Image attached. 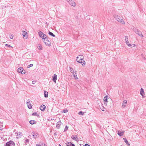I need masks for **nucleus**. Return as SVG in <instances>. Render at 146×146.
<instances>
[{"instance_id":"2f4dec72","label":"nucleus","mask_w":146,"mask_h":146,"mask_svg":"<svg viewBox=\"0 0 146 146\" xmlns=\"http://www.w3.org/2000/svg\"><path fill=\"white\" fill-rule=\"evenodd\" d=\"M29 140L28 139H27L25 141V143L26 144L27 143H28L29 142Z\"/></svg>"},{"instance_id":"0eeeda50","label":"nucleus","mask_w":146,"mask_h":146,"mask_svg":"<svg viewBox=\"0 0 146 146\" xmlns=\"http://www.w3.org/2000/svg\"><path fill=\"white\" fill-rule=\"evenodd\" d=\"M82 56L80 57V59L78 61L79 63H81L83 66H84L85 64V62L83 59V58L82 57Z\"/></svg>"},{"instance_id":"412c9836","label":"nucleus","mask_w":146,"mask_h":146,"mask_svg":"<svg viewBox=\"0 0 146 146\" xmlns=\"http://www.w3.org/2000/svg\"><path fill=\"white\" fill-rule=\"evenodd\" d=\"M123 139L124 141L125 142V143L127 145H128V146H129L130 144L129 143L128 141L127 140L126 138H123Z\"/></svg>"},{"instance_id":"9b49d317","label":"nucleus","mask_w":146,"mask_h":146,"mask_svg":"<svg viewBox=\"0 0 146 146\" xmlns=\"http://www.w3.org/2000/svg\"><path fill=\"white\" fill-rule=\"evenodd\" d=\"M108 96H105L104 98V104L105 105H107L108 102Z\"/></svg>"},{"instance_id":"b1692460","label":"nucleus","mask_w":146,"mask_h":146,"mask_svg":"<svg viewBox=\"0 0 146 146\" xmlns=\"http://www.w3.org/2000/svg\"><path fill=\"white\" fill-rule=\"evenodd\" d=\"M37 47L40 50H42V47L41 45L38 44Z\"/></svg>"},{"instance_id":"5701e85b","label":"nucleus","mask_w":146,"mask_h":146,"mask_svg":"<svg viewBox=\"0 0 146 146\" xmlns=\"http://www.w3.org/2000/svg\"><path fill=\"white\" fill-rule=\"evenodd\" d=\"M29 123L33 125L34 123H36V121H35V120H31L29 121Z\"/></svg>"},{"instance_id":"2eb2a0df","label":"nucleus","mask_w":146,"mask_h":146,"mask_svg":"<svg viewBox=\"0 0 146 146\" xmlns=\"http://www.w3.org/2000/svg\"><path fill=\"white\" fill-rule=\"evenodd\" d=\"M23 69L22 67H20L19 68L17 69V72L19 73H22V71H23Z\"/></svg>"},{"instance_id":"ea45409f","label":"nucleus","mask_w":146,"mask_h":146,"mask_svg":"<svg viewBox=\"0 0 146 146\" xmlns=\"http://www.w3.org/2000/svg\"><path fill=\"white\" fill-rule=\"evenodd\" d=\"M36 133H35V132H33L32 133V135L33 136V135L35 134Z\"/></svg>"},{"instance_id":"393cba45","label":"nucleus","mask_w":146,"mask_h":146,"mask_svg":"<svg viewBox=\"0 0 146 146\" xmlns=\"http://www.w3.org/2000/svg\"><path fill=\"white\" fill-rule=\"evenodd\" d=\"M44 96L45 98L47 97L48 96V92L46 91H44Z\"/></svg>"},{"instance_id":"c9c22d12","label":"nucleus","mask_w":146,"mask_h":146,"mask_svg":"<svg viewBox=\"0 0 146 146\" xmlns=\"http://www.w3.org/2000/svg\"><path fill=\"white\" fill-rule=\"evenodd\" d=\"M68 111V110H63V112L64 113H66Z\"/></svg>"},{"instance_id":"c85d7f7f","label":"nucleus","mask_w":146,"mask_h":146,"mask_svg":"<svg viewBox=\"0 0 146 146\" xmlns=\"http://www.w3.org/2000/svg\"><path fill=\"white\" fill-rule=\"evenodd\" d=\"M81 56H82V55H80L78 56L76 58V61H77V62H78V59L80 57H80H81Z\"/></svg>"},{"instance_id":"7c9ffc66","label":"nucleus","mask_w":146,"mask_h":146,"mask_svg":"<svg viewBox=\"0 0 146 146\" xmlns=\"http://www.w3.org/2000/svg\"><path fill=\"white\" fill-rule=\"evenodd\" d=\"M32 115H35L36 116H38V114L36 112H35L34 113H33L32 114Z\"/></svg>"},{"instance_id":"9d476101","label":"nucleus","mask_w":146,"mask_h":146,"mask_svg":"<svg viewBox=\"0 0 146 146\" xmlns=\"http://www.w3.org/2000/svg\"><path fill=\"white\" fill-rule=\"evenodd\" d=\"M57 75L55 74L52 77V80L55 83H56V80L57 79Z\"/></svg>"},{"instance_id":"a878e982","label":"nucleus","mask_w":146,"mask_h":146,"mask_svg":"<svg viewBox=\"0 0 146 146\" xmlns=\"http://www.w3.org/2000/svg\"><path fill=\"white\" fill-rule=\"evenodd\" d=\"M48 34L54 37H55V35H54L50 31L49 32Z\"/></svg>"},{"instance_id":"f257e3e1","label":"nucleus","mask_w":146,"mask_h":146,"mask_svg":"<svg viewBox=\"0 0 146 146\" xmlns=\"http://www.w3.org/2000/svg\"><path fill=\"white\" fill-rule=\"evenodd\" d=\"M114 17L118 22H120L123 24H125V23L124 21L119 16L115 15H114Z\"/></svg>"},{"instance_id":"f8f14e48","label":"nucleus","mask_w":146,"mask_h":146,"mask_svg":"<svg viewBox=\"0 0 146 146\" xmlns=\"http://www.w3.org/2000/svg\"><path fill=\"white\" fill-rule=\"evenodd\" d=\"M127 101L126 100H124L123 101L122 106V108H124L126 105Z\"/></svg>"},{"instance_id":"f03ea898","label":"nucleus","mask_w":146,"mask_h":146,"mask_svg":"<svg viewBox=\"0 0 146 146\" xmlns=\"http://www.w3.org/2000/svg\"><path fill=\"white\" fill-rule=\"evenodd\" d=\"M43 41L44 42L46 45L48 46H50L51 45L50 42L49 41L48 38L47 36L44 38L42 39Z\"/></svg>"},{"instance_id":"1a4fd4ad","label":"nucleus","mask_w":146,"mask_h":146,"mask_svg":"<svg viewBox=\"0 0 146 146\" xmlns=\"http://www.w3.org/2000/svg\"><path fill=\"white\" fill-rule=\"evenodd\" d=\"M30 101L29 100H28L27 102V104L28 106V107L29 109H31L32 108V105L31 103L30 102Z\"/></svg>"},{"instance_id":"72a5a7b5","label":"nucleus","mask_w":146,"mask_h":146,"mask_svg":"<svg viewBox=\"0 0 146 146\" xmlns=\"http://www.w3.org/2000/svg\"><path fill=\"white\" fill-rule=\"evenodd\" d=\"M5 46H8L9 47H11L12 48H13V47L12 46H11L10 45H9L8 44H6L5 45Z\"/></svg>"},{"instance_id":"ddd939ff","label":"nucleus","mask_w":146,"mask_h":146,"mask_svg":"<svg viewBox=\"0 0 146 146\" xmlns=\"http://www.w3.org/2000/svg\"><path fill=\"white\" fill-rule=\"evenodd\" d=\"M140 94L142 96L143 98V96L145 95V92L143 89L142 88L141 89Z\"/></svg>"},{"instance_id":"c756f323","label":"nucleus","mask_w":146,"mask_h":146,"mask_svg":"<svg viewBox=\"0 0 146 146\" xmlns=\"http://www.w3.org/2000/svg\"><path fill=\"white\" fill-rule=\"evenodd\" d=\"M84 112L82 111H80L78 113V114L79 115H84Z\"/></svg>"},{"instance_id":"58836bf2","label":"nucleus","mask_w":146,"mask_h":146,"mask_svg":"<svg viewBox=\"0 0 146 146\" xmlns=\"http://www.w3.org/2000/svg\"><path fill=\"white\" fill-rule=\"evenodd\" d=\"M83 146H90L88 144L86 143L85 144V145H83Z\"/></svg>"},{"instance_id":"6ab92c4d","label":"nucleus","mask_w":146,"mask_h":146,"mask_svg":"<svg viewBox=\"0 0 146 146\" xmlns=\"http://www.w3.org/2000/svg\"><path fill=\"white\" fill-rule=\"evenodd\" d=\"M66 143V146H75V145L71 142H67Z\"/></svg>"},{"instance_id":"a18cd8bd","label":"nucleus","mask_w":146,"mask_h":146,"mask_svg":"<svg viewBox=\"0 0 146 146\" xmlns=\"http://www.w3.org/2000/svg\"><path fill=\"white\" fill-rule=\"evenodd\" d=\"M59 146H61V145L60 144H59Z\"/></svg>"},{"instance_id":"c03bdc74","label":"nucleus","mask_w":146,"mask_h":146,"mask_svg":"<svg viewBox=\"0 0 146 146\" xmlns=\"http://www.w3.org/2000/svg\"><path fill=\"white\" fill-rule=\"evenodd\" d=\"M19 135H21V132H19Z\"/></svg>"},{"instance_id":"cd10ccee","label":"nucleus","mask_w":146,"mask_h":146,"mask_svg":"<svg viewBox=\"0 0 146 146\" xmlns=\"http://www.w3.org/2000/svg\"><path fill=\"white\" fill-rule=\"evenodd\" d=\"M38 135V134L36 133L35 134L33 135V138L35 139H36V138L37 137V135Z\"/></svg>"},{"instance_id":"79ce46f5","label":"nucleus","mask_w":146,"mask_h":146,"mask_svg":"<svg viewBox=\"0 0 146 146\" xmlns=\"http://www.w3.org/2000/svg\"><path fill=\"white\" fill-rule=\"evenodd\" d=\"M25 70L24 72H23V71H22V73H21L22 74H25Z\"/></svg>"},{"instance_id":"a211bd4d","label":"nucleus","mask_w":146,"mask_h":146,"mask_svg":"<svg viewBox=\"0 0 146 146\" xmlns=\"http://www.w3.org/2000/svg\"><path fill=\"white\" fill-rule=\"evenodd\" d=\"M117 131L118 132L117 134L120 136L123 135L124 133V131L121 132L118 130Z\"/></svg>"},{"instance_id":"423d86ee","label":"nucleus","mask_w":146,"mask_h":146,"mask_svg":"<svg viewBox=\"0 0 146 146\" xmlns=\"http://www.w3.org/2000/svg\"><path fill=\"white\" fill-rule=\"evenodd\" d=\"M38 33L39 36L42 38V40L44 39V38L47 36L46 35L44 34L41 31L38 32Z\"/></svg>"},{"instance_id":"4be33fe9","label":"nucleus","mask_w":146,"mask_h":146,"mask_svg":"<svg viewBox=\"0 0 146 146\" xmlns=\"http://www.w3.org/2000/svg\"><path fill=\"white\" fill-rule=\"evenodd\" d=\"M73 76L75 78H76V79H78V78L77 77V73H76V71H75L74 73H73Z\"/></svg>"},{"instance_id":"a19ab883","label":"nucleus","mask_w":146,"mask_h":146,"mask_svg":"<svg viewBox=\"0 0 146 146\" xmlns=\"http://www.w3.org/2000/svg\"><path fill=\"white\" fill-rule=\"evenodd\" d=\"M36 82V81H32V84H34Z\"/></svg>"},{"instance_id":"20e7f679","label":"nucleus","mask_w":146,"mask_h":146,"mask_svg":"<svg viewBox=\"0 0 146 146\" xmlns=\"http://www.w3.org/2000/svg\"><path fill=\"white\" fill-rule=\"evenodd\" d=\"M66 1L70 5L74 7L76 6V4L74 1L72 0H66Z\"/></svg>"},{"instance_id":"39448f33","label":"nucleus","mask_w":146,"mask_h":146,"mask_svg":"<svg viewBox=\"0 0 146 146\" xmlns=\"http://www.w3.org/2000/svg\"><path fill=\"white\" fill-rule=\"evenodd\" d=\"M5 146H15V144L13 141H10L6 143Z\"/></svg>"},{"instance_id":"7ed1b4c3","label":"nucleus","mask_w":146,"mask_h":146,"mask_svg":"<svg viewBox=\"0 0 146 146\" xmlns=\"http://www.w3.org/2000/svg\"><path fill=\"white\" fill-rule=\"evenodd\" d=\"M125 43L129 47H131L133 46H135V44H130L129 43L128 40V38L127 36H125Z\"/></svg>"},{"instance_id":"6e6552de","label":"nucleus","mask_w":146,"mask_h":146,"mask_svg":"<svg viewBox=\"0 0 146 146\" xmlns=\"http://www.w3.org/2000/svg\"><path fill=\"white\" fill-rule=\"evenodd\" d=\"M134 31L135 33L138 34L139 36L142 37L143 36V35L142 33L138 29H135Z\"/></svg>"},{"instance_id":"473e14b6","label":"nucleus","mask_w":146,"mask_h":146,"mask_svg":"<svg viewBox=\"0 0 146 146\" xmlns=\"http://www.w3.org/2000/svg\"><path fill=\"white\" fill-rule=\"evenodd\" d=\"M68 127L66 126L64 130V131H66L68 129Z\"/></svg>"},{"instance_id":"f704fd0d","label":"nucleus","mask_w":146,"mask_h":146,"mask_svg":"<svg viewBox=\"0 0 146 146\" xmlns=\"http://www.w3.org/2000/svg\"><path fill=\"white\" fill-rule=\"evenodd\" d=\"M33 66V64H30L29 65H28V68H30V67H31L32 66Z\"/></svg>"},{"instance_id":"37998d69","label":"nucleus","mask_w":146,"mask_h":146,"mask_svg":"<svg viewBox=\"0 0 146 146\" xmlns=\"http://www.w3.org/2000/svg\"><path fill=\"white\" fill-rule=\"evenodd\" d=\"M36 146H41L40 144H38L36 145Z\"/></svg>"},{"instance_id":"4c0bfd02","label":"nucleus","mask_w":146,"mask_h":146,"mask_svg":"<svg viewBox=\"0 0 146 146\" xmlns=\"http://www.w3.org/2000/svg\"><path fill=\"white\" fill-rule=\"evenodd\" d=\"M13 35H11L10 36V38L11 39H12L13 38Z\"/></svg>"},{"instance_id":"4468645a","label":"nucleus","mask_w":146,"mask_h":146,"mask_svg":"<svg viewBox=\"0 0 146 146\" xmlns=\"http://www.w3.org/2000/svg\"><path fill=\"white\" fill-rule=\"evenodd\" d=\"M61 123H62L60 121L57 122V123L56 125V127L57 128L59 129Z\"/></svg>"},{"instance_id":"aec40b11","label":"nucleus","mask_w":146,"mask_h":146,"mask_svg":"<svg viewBox=\"0 0 146 146\" xmlns=\"http://www.w3.org/2000/svg\"><path fill=\"white\" fill-rule=\"evenodd\" d=\"M71 138L74 140L78 141V138L77 136L72 135L71 137Z\"/></svg>"},{"instance_id":"dca6fc26","label":"nucleus","mask_w":146,"mask_h":146,"mask_svg":"<svg viewBox=\"0 0 146 146\" xmlns=\"http://www.w3.org/2000/svg\"><path fill=\"white\" fill-rule=\"evenodd\" d=\"M46 106L44 105H41L40 107V110L42 111H44L45 109Z\"/></svg>"},{"instance_id":"e433bc0d","label":"nucleus","mask_w":146,"mask_h":146,"mask_svg":"<svg viewBox=\"0 0 146 146\" xmlns=\"http://www.w3.org/2000/svg\"><path fill=\"white\" fill-rule=\"evenodd\" d=\"M100 109L103 111H105V108L103 107L102 108H101Z\"/></svg>"},{"instance_id":"bb28decb","label":"nucleus","mask_w":146,"mask_h":146,"mask_svg":"<svg viewBox=\"0 0 146 146\" xmlns=\"http://www.w3.org/2000/svg\"><path fill=\"white\" fill-rule=\"evenodd\" d=\"M70 71L72 73H73L74 72L73 69L71 67H70Z\"/></svg>"},{"instance_id":"f3484780","label":"nucleus","mask_w":146,"mask_h":146,"mask_svg":"<svg viewBox=\"0 0 146 146\" xmlns=\"http://www.w3.org/2000/svg\"><path fill=\"white\" fill-rule=\"evenodd\" d=\"M27 34V33L26 31H23L22 32V34L23 35V37H25V38H27V36H26Z\"/></svg>"}]
</instances>
